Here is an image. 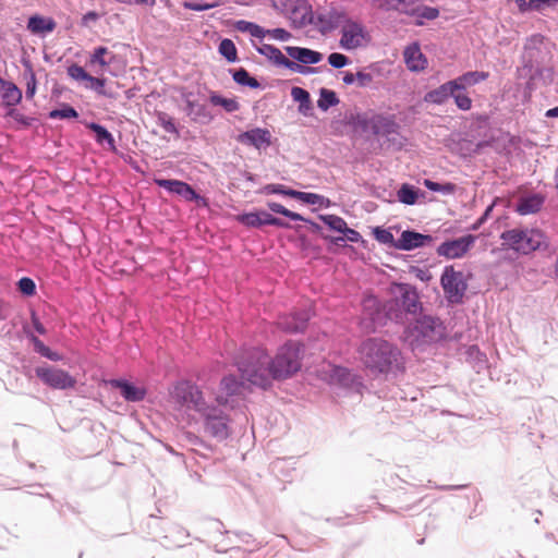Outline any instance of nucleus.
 <instances>
[{
    "instance_id": "61",
    "label": "nucleus",
    "mask_w": 558,
    "mask_h": 558,
    "mask_svg": "<svg viewBox=\"0 0 558 558\" xmlns=\"http://www.w3.org/2000/svg\"><path fill=\"white\" fill-rule=\"evenodd\" d=\"M87 87L96 90L99 94H102V89L105 87V80L99 77H94L90 75Z\"/></svg>"
},
{
    "instance_id": "4",
    "label": "nucleus",
    "mask_w": 558,
    "mask_h": 558,
    "mask_svg": "<svg viewBox=\"0 0 558 558\" xmlns=\"http://www.w3.org/2000/svg\"><path fill=\"white\" fill-rule=\"evenodd\" d=\"M360 360L373 373H386L397 361L398 350L380 338H368L359 348Z\"/></svg>"
},
{
    "instance_id": "57",
    "label": "nucleus",
    "mask_w": 558,
    "mask_h": 558,
    "mask_svg": "<svg viewBox=\"0 0 558 558\" xmlns=\"http://www.w3.org/2000/svg\"><path fill=\"white\" fill-rule=\"evenodd\" d=\"M264 192L266 194H281V195L290 196V193L295 192V190L288 189L281 184H268L264 187Z\"/></svg>"
},
{
    "instance_id": "23",
    "label": "nucleus",
    "mask_w": 558,
    "mask_h": 558,
    "mask_svg": "<svg viewBox=\"0 0 558 558\" xmlns=\"http://www.w3.org/2000/svg\"><path fill=\"white\" fill-rule=\"evenodd\" d=\"M488 74L485 72H468L463 75L457 77L453 81H450L447 83V89L450 90V88L454 89H465L470 86H473L482 81H485L487 78Z\"/></svg>"
},
{
    "instance_id": "41",
    "label": "nucleus",
    "mask_w": 558,
    "mask_h": 558,
    "mask_svg": "<svg viewBox=\"0 0 558 558\" xmlns=\"http://www.w3.org/2000/svg\"><path fill=\"white\" fill-rule=\"evenodd\" d=\"M267 206L268 208L276 213V214H280L284 217H288L290 218L291 220H294V221H305V218L303 216H301L300 214L298 213H294V211H291L289 209H287L284 206H282L281 204L279 203H276V202H268L267 203Z\"/></svg>"
},
{
    "instance_id": "53",
    "label": "nucleus",
    "mask_w": 558,
    "mask_h": 558,
    "mask_svg": "<svg viewBox=\"0 0 558 558\" xmlns=\"http://www.w3.org/2000/svg\"><path fill=\"white\" fill-rule=\"evenodd\" d=\"M49 117L51 119H71V118H76L77 112L74 108H72L70 106H64L60 109L52 110L49 113Z\"/></svg>"
},
{
    "instance_id": "11",
    "label": "nucleus",
    "mask_w": 558,
    "mask_h": 558,
    "mask_svg": "<svg viewBox=\"0 0 558 558\" xmlns=\"http://www.w3.org/2000/svg\"><path fill=\"white\" fill-rule=\"evenodd\" d=\"M255 49L277 66L286 68L294 73L307 75L315 73V69L303 66L288 59L278 48L268 44L254 45Z\"/></svg>"
},
{
    "instance_id": "58",
    "label": "nucleus",
    "mask_w": 558,
    "mask_h": 558,
    "mask_svg": "<svg viewBox=\"0 0 558 558\" xmlns=\"http://www.w3.org/2000/svg\"><path fill=\"white\" fill-rule=\"evenodd\" d=\"M19 289L25 295H33L36 290V286L31 278H22L19 281Z\"/></svg>"
},
{
    "instance_id": "12",
    "label": "nucleus",
    "mask_w": 558,
    "mask_h": 558,
    "mask_svg": "<svg viewBox=\"0 0 558 558\" xmlns=\"http://www.w3.org/2000/svg\"><path fill=\"white\" fill-rule=\"evenodd\" d=\"M245 384L238 381L232 375L225 376L220 383V387L216 393V402L223 408H234L236 397H242L245 392Z\"/></svg>"
},
{
    "instance_id": "32",
    "label": "nucleus",
    "mask_w": 558,
    "mask_h": 558,
    "mask_svg": "<svg viewBox=\"0 0 558 558\" xmlns=\"http://www.w3.org/2000/svg\"><path fill=\"white\" fill-rule=\"evenodd\" d=\"M418 246V233L413 231H403L400 239L395 243L399 250H411Z\"/></svg>"
},
{
    "instance_id": "30",
    "label": "nucleus",
    "mask_w": 558,
    "mask_h": 558,
    "mask_svg": "<svg viewBox=\"0 0 558 558\" xmlns=\"http://www.w3.org/2000/svg\"><path fill=\"white\" fill-rule=\"evenodd\" d=\"M87 128L90 129L96 135V142L100 145L107 144L111 149L114 148V140L111 133L107 131L104 126L97 123H88Z\"/></svg>"
},
{
    "instance_id": "39",
    "label": "nucleus",
    "mask_w": 558,
    "mask_h": 558,
    "mask_svg": "<svg viewBox=\"0 0 558 558\" xmlns=\"http://www.w3.org/2000/svg\"><path fill=\"white\" fill-rule=\"evenodd\" d=\"M466 357L469 361L474 362V366L480 372L486 365V357L477 347L471 345L465 351Z\"/></svg>"
},
{
    "instance_id": "13",
    "label": "nucleus",
    "mask_w": 558,
    "mask_h": 558,
    "mask_svg": "<svg viewBox=\"0 0 558 558\" xmlns=\"http://www.w3.org/2000/svg\"><path fill=\"white\" fill-rule=\"evenodd\" d=\"M363 316L361 318V328L371 332L374 331L378 326L384 324L385 315L383 314L379 302L375 296H367L363 301Z\"/></svg>"
},
{
    "instance_id": "14",
    "label": "nucleus",
    "mask_w": 558,
    "mask_h": 558,
    "mask_svg": "<svg viewBox=\"0 0 558 558\" xmlns=\"http://www.w3.org/2000/svg\"><path fill=\"white\" fill-rule=\"evenodd\" d=\"M475 240V235L468 234L451 241L444 242L438 246L437 253L440 256H445L451 259L463 257L474 245Z\"/></svg>"
},
{
    "instance_id": "49",
    "label": "nucleus",
    "mask_w": 558,
    "mask_h": 558,
    "mask_svg": "<svg viewBox=\"0 0 558 558\" xmlns=\"http://www.w3.org/2000/svg\"><path fill=\"white\" fill-rule=\"evenodd\" d=\"M157 123L168 133L177 134L178 129L174 124V121L168 114L160 112L157 114Z\"/></svg>"
},
{
    "instance_id": "21",
    "label": "nucleus",
    "mask_w": 558,
    "mask_h": 558,
    "mask_svg": "<svg viewBox=\"0 0 558 558\" xmlns=\"http://www.w3.org/2000/svg\"><path fill=\"white\" fill-rule=\"evenodd\" d=\"M375 7L383 10H397L407 14L417 11V0H373Z\"/></svg>"
},
{
    "instance_id": "20",
    "label": "nucleus",
    "mask_w": 558,
    "mask_h": 558,
    "mask_svg": "<svg viewBox=\"0 0 558 558\" xmlns=\"http://www.w3.org/2000/svg\"><path fill=\"white\" fill-rule=\"evenodd\" d=\"M445 337V327L438 318L421 317V338L426 342H436Z\"/></svg>"
},
{
    "instance_id": "51",
    "label": "nucleus",
    "mask_w": 558,
    "mask_h": 558,
    "mask_svg": "<svg viewBox=\"0 0 558 558\" xmlns=\"http://www.w3.org/2000/svg\"><path fill=\"white\" fill-rule=\"evenodd\" d=\"M328 63L335 69H342L351 63L350 59L340 52H332L328 56Z\"/></svg>"
},
{
    "instance_id": "44",
    "label": "nucleus",
    "mask_w": 558,
    "mask_h": 558,
    "mask_svg": "<svg viewBox=\"0 0 558 558\" xmlns=\"http://www.w3.org/2000/svg\"><path fill=\"white\" fill-rule=\"evenodd\" d=\"M464 89H454L453 93H450V96L454 98V102L461 110H469L471 109L472 101L470 97L463 93Z\"/></svg>"
},
{
    "instance_id": "59",
    "label": "nucleus",
    "mask_w": 558,
    "mask_h": 558,
    "mask_svg": "<svg viewBox=\"0 0 558 558\" xmlns=\"http://www.w3.org/2000/svg\"><path fill=\"white\" fill-rule=\"evenodd\" d=\"M356 84L359 87H366L373 82V75L365 71L355 73Z\"/></svg>"
},
{
    "instance_id": "27",
    "label": "nucleus",
    "mask_w": 558,
    "mask_h": 558,
    "mask_svg": "<svg viewBox=\"0 0 558 558\" xmlns=\"http://www.w3.org/2000/svg\"><path fill=\"white\" fill-rule=\"evenodd\" d=\"M368 124L375 134L390 133L395 126L393 120L383 114H373L368 120Z\"/></svg>"
},
{
    "instance_id": "22",
    "label": "nucleus",
    "mask_w": 558,
    "mask_h": 558,
    "mask_svg": "<svg viewBox=\"0 0 558 558\" xmlns=\"http://www.w3.org/2000/svg\"><path fill=\"white\" fill-rule=\"evenodd\" d=\"M111 386L120 389L122 397L130 402H137L144 399L146 391L143 387L135 386L125 380L114 379Z\"/></svg>"
},
{
    "instance_id": "47",
    "label": "nucleus",
    "mask_w": 558,
    "mask_h": 558,
    "mask_svg": "<svg viewBox=\"0 0 558 558\" xmlns=\"http://www.w3.org/2000/svg\"><path fill=\"white\" fill-rule=\"evenodd\" d=\"M258 216L260 219V226H276L281 228H288V223L283 222L281 219L274 217L269 213L265 210H258Z\"/></svg>"
},
{
    "instance_id": "31",
    "label": "nucleus",
    "mask_w": 558,
    "mask_h": 558,
    "mask_svg": "<svg viewBox=\"0 0 558 558\" xmlns=\"http://www.w3.org/2000/svg\"><path fill=\"white\" fill-rule=\"evenodd\" d=\"M235 28L239 32L248 33L251 36H253L255 38L263 39V38L266 37V29L265 28H263L262 26H259V25H257L255 23L247 22V21H244V20L238 21L235 23Z\"/></svg>"
},
{
    "instance_id": "3",
    "label": "nucleus",
    "mask_w": 558,
    "mask_h": 558,
    "mask_svg": "<svg viewBox=\"0 0 558 558\" xmlns=\"http://www.w3.org/2000/svg\"><path fill=\"white\" fill-rule=\"evenodd\" d=\"M390 293L392 303L388 314L403 325V340L414 350L418 345V293L414 287L407 283L391 286Z\"/></svg>"
},
{
    "instance_id": "50",
    "label": "nucleus",
    "mask_w": 558,
    "mask_h": 558,
    "mask_svg": "<svg viewBox=\"0 0 558 558\" xmlns=\"http://www.w3.org/2000/svg\"><path fill=\"white\" fill-rule=\"evenodd\" d=\"M374 235L378 242L395 246V236L389 229L377 227L374 229Z\"/></svg>"
},
{
    "instance_id": "10",
    "label": "nucleus",
    "mask_w": 558,
    "mask_h": 558,
    "mask_svg": "<svg viewBox=\"0 0 558 558\" xmlns=\"http://www.w3.org/2000/svg\"><path fill=\"white\" fill-rule=\"evenodd\" d=\"M35 373L45 385L53 389H72L77 384V380L74 376L59 367L50 365L38 366L35 369Z\"/></svg>"
},
{
    "instance_id": "15",
    "label": "nucleus",
    "mask_w": 558,
    "mask_h": 558,
    "mask_svg": "<svg viewBox=\"0 0 558 558\" xmlns=\"http://www.w3.org/2000/svg\"><path fill=\"white\" fill-rule=\"evenodd\" d=\"M319 376L323 380L332 385L349 387L355 383V376L344 367L326 363L319 369Z\"/></svg>"
},
{
    "instance_id": "29",
    "label": "nucleus",
    "mask_w": 558,
    "mask_h": 558,
    "mask_svg": "<svg viewBox=\"0 0 558 558\" xmlns=\"http://www.w3.org/2000/svg\"><path fill=\"white\" fill-rule=\"evenodd\" d=\"M2 83V99L7 106H15L22 99V92L13 83Z\"/></svg>"
},
{
    "instance_id": "5",
    "label": "nucleus",
    "mask_w": 558,
    "mask_h": 558,
    "mask_svg": "<svg viewBox=\"0 0 558 558\" xmlns=\"http://www.w3.org/2000/svg\"><path fill=\"white\" fill-rule=\"evenodd\" d=\"M502 246L518 253L529 254L542 246L545 235L535 229L520 230L512 229L501 234Z\"/></svg>"
},
{
    "instance_id": "46",
    "label": "nucleus",
    "mask_w": 558,
    "mask_h": 558,
    "mask_svg": "<svg viewBox=\"0 0 558 558\" xmlns=\"http://www.w3.org/2000/svg\"><path fill=\"white\" fill-rule=\"evenodd\" d=\"M182 7L187 10L201 12V11L214 9V8L218 7V3L217 2H201V1H195V0H189V1L182 2Z\"/></svg>"
},
{
    "instance_id": "52",
    "label": "nucleus",
    "mask_w": 558,
    "mask_h": 558,
    "mask_svg": "<svg viewBox=\"0 0 558 558\" xmlns=\"http://www.w3.org/2000/svg\"><path fill=\"white\" fill-rule=\"evenodd\" d=\"M108 53V49L106 47H98L94 50L90 56L89 62L90 64H98L101 68H106L110 62L105 59V56Z\"/></svg>"
},
{
    "instance_id": "62",
    "label": "nucleus",
    "mask_w": 558,
    "mask_h": 558,
    "mask_svg": "<svg viewBox=\"0 0 558 558\" xmlns=\"http://www.w3.org/2000/svg\"><path fill=\"white\" fill-rule=\"evenodd\" d=\"M31 340L34 344L35 351L44 356L47 353L49 348L47 345H45L44 342L35 336H32Z\"/></svg>"
},
{
    "instance_id": "6",
    "label": "nucleus",
    "mask_w": 558,
    "mask_h": 558,
    "mask_svg": "<svg viewBox=\"0 0 558 558\" xmlns=\"http://www.w3.org/2000/svg\"><path fill=\"white\" fill-rule=\"evenodd\" d=\"M372 36L366 26L357 21L350 20L340 28L339 48L344 51H356L368 47Z\"/></svg>"
},
{
    "instance_id": "54",
    "label": "nucleus",
    "mask_w": 558,
    "mask_h": 558,
    "mask_svg": "<svg viewBox=\"0 0 558 558\" xmlns=\"http://www.w3.org/2000/svg\"><path fill=\"white\" fill-rule=\"evenodd\" d=\"M68 74L75 81H85L88 83L90 75L80 65L73 64L68 68Z\"/></svg>"
},
{
    "instance_id": "48",
    "label": "nucleus",
    "mask_w": 558,
    "mask_h": 558,
    "mask_svg": "<svg viewBox=\"0 0 558 558\" xmlns=\"http://www.w3.org/2000/svg\"><path fill=\"white\" fill-rule=\"evenodd\" d=\"M416 192L408 184H403L398 192L399 201L412 205L416 202Z\"/></svg>"
},
{
    "instance_id": "19",
    "label": "nucleus",
    "mask_w": 558,
    "mask_h": 558,
    "mask_svg": "<svg viewBox=\"0 0 558 558\" xmlns=\"http://www.w3.org/2000/svg\"><path fill=\"white\" fill-rule=\"evenodd\" d=\"M238 141L256 149H265L271 143V134L266 129L255 128L240 134Z\"/></svg>"
},
{
    "instance_id": "40",
    "label": "nucleus",
    "mask_w": 558,
    "mask_h": 558,
    "mask_svg": "<svg viewBox=\"0 0 558 558\" xmlns=\"http://www.w3.org/2000/svg\"><path fill=\"white\" fill-rule=\"evenodd\" d=\"M424 185L434 193L440 195H450L454 192V185L451 183L434 182L432 180H425Z\"/></svg>"
},
{
    "instance_id": "64",
    "label": "nucleus",
    "mask_w": 558,
    "mask_h": 558,
    "mask_svg": "<svg viewBox=\"0 0 558 558\" xmlns=\"http://www.w3.org/2000/svg\"><path fill=\"white\" fill-rule=\"evenodd\" d=\"M341 233H343L345 239L350 242H357L360 240V233L353 229L348 228L347 225L345 229Z\"/></svg>"
},
{
    "instance_id": "56",
    "label": "nucleus",
    "mask_w": 558,
    "mask_h": 558,
    "mask_svg": "<svg viewBox=\"0 0 558 558\" xmlns=\"http://www.w3.org/2000/svg\"><path fill=\"white\" fill-rule=\"evenodd\" d=\"M266 36L278 41H288L292 37L284 28L266 29Z\"/></svg>"
},
{
    "instance_id": "37",
    "label": "nucleus",
    "mask_w": 558,
    "mask_h": 558,
    "mask_svg": "<svg viewBox=\"0 0 558 558\" xmlns=\"http://www.w3.org/2000/svg\"><path fill=\"white\" fill-rule=\"evenodd\" d=\"M219 53L229 62H235L238 60L236 47L231 39L226 38L220 41Z\"/></svg>"
},
{
    "instance_id": "63",
    "label": "nucleus",
    "mask_w": 558,
    "mask_h": 558,
    "mask_svg": "<svg viewBox=\"0 0 558 558\" xmlns=\"http://www.w3.org/2000/svg\"><path fill=\"white\" fill-rule=\"evenodd\" d=\"M438 16V10L435 8H421V19L434 20Z\"/></svg>"
},
{
    "instance_id": "42",
    "label": "nucleus",
    "mask_w": 558,
    "mask_h": 558,
    "mask_svg": "<svg viewBox=\"0 0 558 558\" xmlns=\"http://www.w3.org/2000/svg\"><path fill=\"white\" fill-rule=\"evenodd\" d=\"M447 83L441 85L438 89L426 95V100L432 102L440 104L450 97V93L454 92V88L447 89Z\"/></svg>"
},
{
    "instance_id": "2",
    "label": "nucleus",
    "mask_w": 558,
    "mask_h": 558,
    "mask_svg": "<svg viewBox=\"0 0 558 558\" xmlns=\"http://www.w3.org/2000/svg\"><path fill=\"white\" fill-rule=\"evenodd\" d=\"M171 400L177 405L178 416L190 424L189 411L199 414L204 430L209 436L225 440L230 434L229 416L223 407L208 405L202 390L191 381L181 380L170 391Z\"/></svg>"
},
{
    "instance_id": "8",
    "label": "nucleus",
    "mask_w": 558,
    "mask_h": 558,
    "mask_svg": "<svg viewBox=\"0 0 558 558\" xmlns=\"http://www.w3.org/2000/svg\"><path fill=\"white\" fill-rule=\"evenodd\" d=\"M468 280L469 276L464 271L457 270L453 266L445 267L440 284L448 302L456 304L462 302L468 289Z\"/></svg>"
},
{
    "instance_id": "9",
    "label": "nucleus",
    "mask_w": 558,
    "mask_h": 558,
    "mask_svg": "<svg viewBox=\"0 0 558 558\" xmlns=\"http://www.w3.org/2000/svg\"><path fill=\"white\" fill-rule=\"evenodd\" d=\"M350 20L351 17L344 8L331 4L317 11L312 23L316 24L322 33H329L336 28H341Z\"/></svg>"
},
{
    "instance_id": "18",
    "label": "nucleus",
    "mask_w": 558,
    "mask_h": 558,
    "mask_svg": "<svg viewBox=\"0 0 558 558\" xmlns=\"http://www.w3.org/2000/svg\"><path fill=\"white\" fill-rule=\"evenodd\" d=\"M284 50L292 59L291 61L296 62L303 66L317 64L324 59L323 53L319 51L304 47L287 46L284 47Z\"/></svg>"
},
{
    "instance_id": "36",
    "label": "nucleus",
    "mask_w": 558,
    "mask_h": 558,
    "mask_svg": "<svg viewBox=\"0 0 558 558\" xmlns=\"http://www.w3.org/2000/svg\"><path fill=\"white\" fill-rule=\"evenodd\" d=\"M233 80L239 85H242V86H248L251 88H259L260 87L259 82L255 77H252L248 74V72L244 69L236 70L233 73Z\"/></svg>"
},
{
    "instance_id": "45",
    "label": "nucleus",
    "mask_w": 558,
    "mask_h": 558,
    "mask_svg": "<svg viewBox=\"0 0 558 558\" xmlns=\"http://www.w3.org/2000/svg\"><path fill=\"white\" fill-rule=\"evenodd\" d=\"M236 220L242 225L251 228H258L260 226V219L257 211L241 214L236 216Z\"/></svg>"
},
{
    "instance_id": "24",
    "label": "nucleus",
    "mask_w": 558,
    "mask_h": 558,
    "mask_svg": "<svg viewBox=\"0 0 558 558\" xmlns=\"http://www.w3.org/2000/svg\"><path fill=\"white\" fill-rule=\"evenodd\" d=\"M290 197L301 201L304 204L317 206L318 208H328L330 206V201L327 197L315 193L295 190V192L290 193Z\"/></svg>"
},
{
    "instance_id": "33",
    "label": "nucleus",
    "mask_w": 558,
    "mask_h": 558,
    "mask_svg": "<svg viewBox=\"0 0 558 558\" xmlns=\"http://www.w3.org/2000/svg\"><path fill=\"white\" fill-rule=\"evenodd\" d=\"M339 99L333 90L322 88L317 106L320 110L327 111L330 107L338 105Z\"/></svg>"
},
{
    "instance_id": "34",
    "label": "nucleus",
    "mask_w": 558,
    "mask_h": 558,
    "mask_svg": "<svg viewBox=\"0 0 558 558\" xmlns=\"http://www.w3.org/2000/svg\"><path fill=\"white\" fill-rule=\"evenodd\" d=\"M404 62L410 71H418V44L413 43L403 52Z\"/></svg>"
},
{
    "instance_id": "7",
    "label": "nucleus",
    "mask_w": 558,
    "mask_h": 558,
    "mask_svg": "<svg viewBox=\"0 0 558 558\" xmlns=\"http://www.w3.org/2000/svg\"><path fill=\"white\" fill-rule=\"evenodd\" d=\"M275 10L283 14L296 27L312 24L314 13L306 0H271Z\"/></svg>"
},
{
    "instance_id": "35",
    "label": "nucleus",
    "mask_w": 558,
    "mask_h": 558,
    "mask_svg": "<svg viewBox=\"0 0 558 558\" xmlns=\"http://www.w3.org/2000/svg\"><path fill=\"white\" fill-rule=\"evenodd\" d=\"M310 317H311V313H310V311H307L301 315L293 316V318H292L293 322H291V323L283 322V323H281V325L288 331L298 332V331H301L304 329L305 324L310 319Z\"/></svg>"
},
{
    "instance_id": "1",
    "label": "nucleus",
    "mask_w": 558,
    "mask_h": 558,
    "mask_svg": "<svg viewBox=\"0 0 558 558\" xmlns=\"http://www.w3.org/2000/svg\"><path fill=\"white\" fill-rule=\"evenodd\" d=\"M300 367L301 345L296 342H287L279 348L274 360L264 350L254 349L238 363L242 377L259 388H267L274 379L291 376Z\"/></svg>"
},
{
    "instance_id": "38",
    "label": "nucleus",
    "mask_w": 558,
    "mask_h": 558,
    "mask_svg": "<svg viewBox=\"0 0 558 558\" xmlns=\"http://www.w3.org/2000/svg\"><path fill=\"white\" fill-rule=\"evenodd\" d=\"M210 102L215 106L222 107L227 112H234L239 109V104L234 98H225L217 94L210 96Z\"/></svg>"
},
{
    "instance_id": "25",
    "label": "nucleus",
    "mask_w": 558,
    "mask_h": 558,
    "mask_svg": "<svg viewBox=\"0 0 558 558\" xmlns=\"http://www.w3.org/2000/svg\"><path fill=\"white\" fill-rule=\"evenodd\" d=\"M544 203V197L539 194H533L523 197L517 206V211L520 215H530L538 211Z\"/></svg>"
},
{
    "instance_id": "60",
    "label": "nucleus",
    "mask_w": 558,
    "mask_h": 558,
    "mask_svg": "<svg viewBox=\"0 0 558 558\" xmlns=\"http://www.w3.org/2000/svg\"><path fill=\"white\" fill-rule=\"evenodd\" d=\"M533 10L543 11L546 8L554 7L558 3V0H532Z\"/></svg>"
},
{
    "instance_id": "43",
    "label": "nucleus",
    "mask_w": 558,
    "mask_h": 558,
    "mask_svg": "<svg viewBox=\"0 0 558 558\" xmlns=\"http://www.w3.org/2000/svg\"><path fill=\"white\" fill-rule=\"evenodd\" d=\"M320 219L326 226L337 232L341 233L345 229L347 222L341 217L335 215H325L320 216Z\"/></svg>"
},
{
    "instance_id": "16",
    "label": "nucleus",
    "mask_w": 558,
    "mask_h": 558,
    "mask_svg": "<svg viewBox=\"0 0 558 558\" xmlns=\"http://www.w3.org/2000/svg\"><path fill=\"white\" fill-rule=\"evenodd\" d=\"M154 182L169 193L177 194L185 201H203V198L192 189V186L183 181L155 179Z\"/></svg>"
},
{
    "instance_id": "17",
    "label": "nucleus",
    "mask_w": 558,
    "mask_h": 558,
    "mask_svg": "<svg viewBox=\"0 0 558 558\" xmlns=\"http://www.w3.org/2000/svg\"><path fill=\"white\" fill-rule=\"evenodd\" d=\"M57 27L56 21L50 16H44L39 14H34L29 16L27 21L26 28L27 31L37 37L45 38Z\"/></svg>"
},
{
    "instance_id": "28",
    "label": "nucleus",
    "mask_w": 558,
    "mask_h": 558,
    "mask_svg": "<svg viewBox=\"0 0 558 558\" xmlns=\"http://www.w3.org/2000/svg\"><path fill=\"white\" fill-rule=\"evenodd\" d=\"M291 97L295 102H299V111L307 116L312 109L310 93L302 87H292Z\"/></svg>"
},
{
    "instance_id": "26",
    "label": "nucleus",
    "mask_w": 558,
    "mask_h": 558,
    "mask_svg": "<svg viewBox=\"0 0 558 558\" xmlns=\"http://www.w3.org/2000/svg\"><path fill=\"white\" fill-rule=\"evenodd\" d=\"M185 104L186 113L193 121L198 123H208L211 121L213 117L206 110L205 106L196 104L189 98H186Z\"/></svg>"
},
{
    "instance_id": "55",
    "label": "nucleus",
    "mask_w": 558,
    "mask_h": 558,
    "mask_svg": "<svg viewBox=\"0 0 558 558\" xmlns=\"http://www.w3.org/2000/svg\"><path fill=\"white\" fill-rule=\"evenodd\" d=\"M25 78H26V92H25L26 97L33 98L36 93V86H37L36 76H35V73L33 72V70L29 69L25 73Z\"/></svg>"
}]
</instances>
